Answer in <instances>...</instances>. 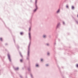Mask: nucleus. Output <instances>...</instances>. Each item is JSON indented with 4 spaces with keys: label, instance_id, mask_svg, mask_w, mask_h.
Segmentation results:
<instances>
[{
    "label": "nucleus",
    "instance_id": "obj_3",
    "mask_svg": "<svg viewBox=\"0 0 78 78\" xmlns=\"http://www.w3.org/2000/svg\"><path fill=\"white\" fill-rule=\"evenodd\" d=\"M23 34V32L20 33V34H21V35H22V34Z\"/></svg>",
    "mask_w": 78,
    "mask_h": 78
},
{
    "label": "nucleus",
    "instance_id": "obj_14",
    "mask_svg": "<svg viewBox=\"0 0 78 78\" xmlns=\"http://www.w3.org/2000/svg\"><path fill=\"white\" fill-rule=\"evenodd\" d=\"M36 11V9H35L34 10V11Z\"/></svg>",
    "mask_w": 78,
    "mask_h": 78
},
{
    "label": "nucleus",
    "instance_id": "obj_7",
    "mask_svg": "<svg viewBox=\"0 0 78 78\" xmlns=\"http://www.w3.org/2000/svg\"><path fill=\"white\" fill-rule=\"evenodd\" d=\"M59 11H60V10L59 9H58V11H57V13L59 12Z\"/></svg>",
    "mask_w": 78,
    "mask_h": 78
},
{
    "label": "nucleus",
    "instance_id": "obj_19",
    "mask_svg": "<svg viewBox=\"0 0 78 78\" xmlns=\"http://www.w3.org/2000/svg\"><path fill=\"white\" fill-rule=\"evenodd\" d=\"M77 17H78V15H77Z\"/></svg>",
    "mask_w": 78,
    "mask_h": 78
},
{
    "label": "nucleus",
    "instance_id": "obj_11",
    "mask_svg": "<svg viewBox=\"0 0 78 78\" xmlns=\"http://www.w3.org/2000/svg\"><path fill=\"white\" fill-rule=\"evenodd\" d=\"M76 67H78V64H77L76 65Z\"/></svg>",
    "mask_w": 78,
    "mask_h": 78
},
{
    "label": "nucleus",
    "instance_id": "obj_1",
    "mask_svg": "<svg viewBox=\"0 0 78 78\" xmlns=\"http://www.w3.org/2000/svg\"><path fill=\"white\" fill-rule=\"evenodd\" d=\"M8 56L9 58V59L10 61H11V58H10V55H9V54H8Z\"/></svg>",
    "mask_w": 78,
    "mask_h": 78
},
{
    "label": "nucleus",
    "instance_id": "obj_18",
    "mask_svg": "<svg viewBox=\"0 0 78 78\" xmlns=\"http://www.w3.org/2000/svg\"><path fill=\"white\" fill-rule=\"evenodd\" d=\"M47 45H48V44H47Z\"/></svg>",
    "mask_w": 78,
    "mask_h": 78
},
{
    "label": "nucleus",
    "instance_id": "obj_13",
    "mask_svg": "<svg viewBox=\"0 0 78 78\" xmlns=\"http://www.w3.org/2000/svg\"><path fill=\"white\" fill-rule=\"evenodd\" d=\"M20 61H21V62H22V60H20Z\"/></svg>",
    "mask_w": 78,
    "mask_h": 78
},
{
    "label": "nucleus",
    "instance_id": "obj_5",
    "mask_svg": "<svg viewBox=\"0 0 78 78\" xmlns=\"http://www.w3.org/2000/svg\"><path fill=\"white\" fill-rule=\"evenodd\" d=\"M18 69H19V68H16L15 69L16 70H18Z\"/></svg>",
    "mask_w": 78,
    "mask_h": 78
},
{
    "label": "nucleus",
    "instance_id": "obj_10",
    "mask_svg": "<svg viewBox=\"0 0 78 78\" xmlns=\"http://www.w3.org/2000/svg\"><path fill=\"white\" fill-rule=\"evenodd\" d=\"M46 37V36L45 35H44L43 36V37Z\"/></svg>",
    "mask_w": 78,
    "mask_h": 78
},
{
    "label": "nucleus",
    "instance_id": "obj_15",
    "mask_svg": "<svg viewBox=\"0 0 78 78\" xmlns=\"http://www.w3.org/2000/svg\"><path fill=\"white\" fill-rule=\"evenodd\" d=\"M47 66H48V65H46Z\"/></svg>",
    "mask_w": 78,
    "mask_h": 78
},
{
    "label": "nucleus",
    "instance_id": "obj_12",
    "mask_svg": "<svg viewBox=\"0 0 78 78\" xmlns=\"http://www.w3.org/2000/svg\"><path fill=\"white\" fill-rule=\"evenodd\" d=\"M43 61V60L42 59H41V61Z\"/></svg>",
    "mask_w": 78,
    "mask_h": 78
},
{
    "label": "nucleus",
    "instance_id": "obj_4",
    "mask_svg": "<svg viewBox=\"0 0 78 78\" xmlns=\"http://www.w3.org/2000/svg\"><path fill=\"white\" fill-rule=\"evenodd\" d=\"M72 9H74V7L73 6H72Z\"/></svg>",
    "mask_w": 78,
    "mask_h": 78
},
{
    "label": "nucleus",
    "instance_id": "obj_16",
    "mask_svg": "<svg viewBox=\"0 0 78 78\" xmlns=\"http://www.w3.org/2000/svg\"><path fill=\"white\" fill-rule=\"evenodd\" d=\"M48 55H49V53H48Z\"/></svg>",
    "mask_w": 78,
    "mask_h": 78
},
{
    "label": "nucleus",
    "instance_id": "obj_2",
    "mask_svg": "<svg viewBox=\"0 0 78 78\" xmlns=\"http://www.w3.org/2000/svg\"><path fill=\"white\" fill-rule=\"evenodd\" d=\"M29 37L30 39L31 38V36L30 35V33H29Z\"/></svg>",
    "mask_w": 78,
    "mask_h": 78
},
{
    "label": "nucleus",
    "instance_id": "obj_17",
    "mask_svg": "<svg viewBox=\"0 0 78 78\" xmlns=\"http://www.w3.org/2000/svg\"><path fill=\"white\" fill-rule=\"evenodd\" d=\"M63 24H64V23L63 22Z\"/></svg>",
    "mask_w": 78,
    "mask_h": 78
},
{
    "label": "nucleus",
    "instance_id": "obj_6",
    "mask_svg": "<svg viewBox=\"0 0 78 78\" xmlns=\"http://www.w3.org/2000/svg\"><path fill=\"white\" fill-rule=\"evenodd\" d=\"M0 40H1V41H2V38H0Z\"/></svg>",
    "mask_w": 78,
    "mask_h": 78
},
{
    "label": "nucleus",
    "instance_id": "obj_8",
    "mask_svg": "<svg viewBox=\"0 0 78 78\" xmlns=\"http://www.w3.org/2000/svg\"><path fill=\"white\" fill-rule=\"evenodd\" d=\"M66 7L67 8H69V6H68V5H66Z\"/></svg>",
    "mask_w": 78,
    "mask_h": 78
},
{
    "label": "nucleus",
    "instance_id": "obj_9",
    "mask_svg": "<svg viewBox=\"0 0 78 78\" xmlns=\"http://www.w3.org/2000/svg\"><path fill=\"white\" fill-rule=\"evenodd\" d=\"M38 64H36V67H38Z\"/></svg>",
    "mask_w": 78,
    "mask_h": 78
}]
</instances>
